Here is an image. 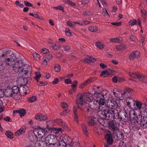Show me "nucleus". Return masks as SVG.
<instances>
[{"mask_svg": "<svg viewBox=\"0 0 147 147\" xmlns=\"http://www.w3.org/2000/svg\"><path fill=\"white\" fill-rule=\"evenodd\" d=\"M5 61L6 65L13 66V70L16 72L19 73V76L22 77L24 76L26 77L23 79L26 82H27L26 78L31 76L32 69L30 66L27 64H23L21 61H16L11 57L6 58Z\"/></svg>", "mask_w": 147, "mask_h": 147, "instance_id": "obj_1", "label": "nucleus"}, {"mask_svg": "<svg viewBox=\"0 0 147 147\" xmlns=\"http://www.w3.org/2000/svg\"><path fill=\"white\" fill-rule=\"evenodd\" d=\"M86 98L87 99V103L89 102L88 105L90 108L92 110H102L105 106V100L103 98H100L98 100L93 97V95L90 93H87Z\"/></svg>", "mask_w": 147, "mask_h": 147, "instance_id": "obj_2", "label": "nucleus"}, {"mask_svg": "<svg viewBox=\"0 0 147 147\" xmlns=\"http://www.w3.org/2000/svg\"><path fill=\"white\" fill-rule=\"evenodd\" d=\"M98 115L102 119L112 120L115 118L119 119V115L117 110H112L106 109L100 110L98 113Z\"/></svg>", "mask_w": 147, "mask_h": 147, "instance_id": "obj_3", "label": "nucleus"}, {"mask_svg": "<svg viewBox=\"0 0 147 147\" xmlns=\"http://www.w3.org/2000/svg\"><path fill=\"white\" fill-rule=\"evenodd\" d=\"M57 141L56 136L52 134L48 135L46 138L45 142L47 143V147H55Z\"/></svg>", "mask_w": 147, "mask_h": 147, "instance_id": "obj_4", "label": "nucleus"}, {"mask_svg": "<svg viewBox=\"0 0 147 147\" xmlns=\"http://www.w3.org/2000/svg\"><path fill=\"white\" fill-rule=\"evenodd\" d=\"M87 93H86L85 95L83 96L81 93L78 94L76 101L78 107L79 108H80L82 106L84 103H87V99L86 98Z\"/></svg>", "mask_w": 147, "mask_h": 147, "instance_id": "obj_5", "label": "nucleus"}, {"mask_svg": "<svg viewBox=\"0 0 147 147\" xmlns=\"http://www.w3.org/2000/svg\"><path fill=\"white\" fill-rule=\"evenodd\" d=\"M146 106V104L144 103L143 104L142 102L138 100H136L135 101V106L134 107V108H135L138 112H139L140 113L139 114L144 115V107Z\"/></svg>", "mask_w": 147, "mask_h": 147, "instance_id": "obj_6", "label": "nucleus"}, {"mask_svg": "<svg viewBox=\"0 0 147 147\" xmlns=\"http://www.w3.org/2000/svg\"><path fill=\"white\" fill-rule=\"evenodd\" d=\"M143 115H138V118L137 120V122L140 124L143 128H146L147 127V117L143 116V118L142 119V117Z\"/></svg>", "mask_w": 147, "mask_h": 147, "instance_id": "obj_7", "label": "nucleus"}, {"mask_svg": "<svg viewBox=\"0 0 147 147\" xmlns=\"http://www.w3.org/2000/svg\"><path fill=\"white\" fill-rule=\"evenodd\" d=\"M87 110V113L89 118L88 124L89 125L92 126L96 123V121L95 120V118L93 116L94 112H93V111H91V110L90 111L89 109H88Z\"/></svg>", "mask_w": 147, "mask_h": 147, "instance_id": "obj_8", "label": "nucleus"}, {"mask_svg": "<svg viewBox=\"0 0 147 147\" xmlns=\"http://www.w3.org/2000/svg\"><path fill=\"white\" fill-rule=\"evenodd\" d=\"M34 133L37 138H42L45 134V130L40 127L35 128L34 130Z\"/></svg>", "mask_w": 147, "mask_h": 147, "instance_id": "obj_9", "label": "nucleus"}, {"mask_svg": "<svg viewBox=\"0 0 147 147\" xmlns=\"http://www.w3.org/2000/svg\"><path fill=\"white\" fill-rule=\"evenodd\" d=\"M129 117L131 121H132L134 122H135L136 121L138 118V117L136 114L135 111L134 110L130 111L129 112Z\"/></svg>", "mask_w": 147, "mask_h": 147, "instance_id": "obj_10", "label": "nucleus"}, {"mask_svg": "<svg viewBox=\"0 0 147 147\" xmlns=\"http://www.w3.org/2000/svg\"><path fill=\"white\" fill-rule=\"evenodd\" d=\"M54 121L60 126L62 127L66 130L68 129V126L67 124L64 121H63L61 119H57L54 120Z\"/></svg>", "mask_w": 147, "mask_h": 147, "instance_id": "obj_11", "label": "nucleus"}, {"mask_svg": "<svg viewBox=\"0 0 147 147\" xmlns=\"http://www.w3.org/2000/svg\"><path fill=\"white\" fill-rule=\"evenodd\" d=\"M4 95L8 97H14V95L12 92V90L11 88L9 87H7V88L4 90Z\"/></svg>", "mask_w": 147, "mask_h": 147, "instance_id": "obj_12", "label": "nucleus"}, {"mask_svg": "<svg viewBox=\"0 0 147 147\" xmlns=\"http://www.w3.org/2000/svg\"><path fill=\"white\" fill-rule=\"evenodd\" d=\"M119 125L117 122L114 121H111L109 123V128L114 131L118 129Z\"/></svg>", "mask_w": 147, "mask_h": 147, "instance_id": "obj_13", "label": "nucleus"}, {"mask_svg": "<svg viewBox=\"0 0 147 147\" xmlns=\"http://www.w3.org/2000/svg\"><path fill=\"white\" fill-rule=\"evenodd\" d=\"M127 98L126 100L127 105L129 106L130 108L131 109H134V107L135 106V101L132 98H128L127 96Z\"/></svg>", "mask_w": 147, "mask_h": 147, "instance_id": "obj_14", "label": "nucleus"}, {"mask_svg": "<svg viewBox=\"0 0 147 147\" xmlns=\"http://www.w3.org/2000/svg\"><path fill=\"white\" fill-rule=\"evenodd\" d=\"M140 56V53L138 51H134L130 53L129 56V58L130 60H133L134 58H138Z\"/></svg>", "mask_w": 147, "mask_h": 147, "instance_id": "obj_15", "label": "nucleus"}, {"mask_svg": "<svg viewBox=\"0 0 147 147\" xmlns=\"http://www.w3.org/2000/svg\"><path fill=\"white\" fill-rule=\"evenodd\" d=\"M36 119L40 121L45 120L48 119L47 115L40 113L36 114L35 116Z\"/></svg>", "mask_w": 147, "mask_h": 147, "instance_id": "obj_16", "label": "nucleus"}, {"mask_svg": "<svg viewBox=\"0 0 147 147\" xmlns=\"http://www.w3.org/2000/svg\"><path fill=\"white\" fill-rule=\"evenodd\" d=\"M109 103V104L107 105H108V107L109 108L113 110L117 108L118 105L117 102L114 100L111 101Z\"/></svg>", "mask_w": 147, "mask_h": 147, "instance_id": "obj_17", "label": "nucleus"}, {"mask_svg": "<svg viewBox=\"0 0 147 147\" xmlns=\"http://www.w3.org/2000/svg\"><path fill=\"white\" fill-rule=\"evenodd\" d=\"M114 70H110V69L105 70L101 73L100 76H101L105 77L109 75L110 74L114 73Z\"/></svg>", "mask_w": 147, "mask_h": 147, "instance_id": "obj_18", "label": "nucleus"}, {"mask_svg": "<svg viewBox=\"0 0 147 147\" xmlns=\"http://www.w3.org/2000/svg\"><path fill=\"white\" fill-rule=\"evenodd\" d=\"M105 92L104 91H103L101 92H96L94 93V95H93V97L94 98V97L96 98H101V97L103 98H105V96H106V93H105V95L104 94V92Z\"/></svg>", "mask_w": 147, "mask_h": 147, "instance_id": "obj_19", "label": "nucleus"}, {"mask_svg": "<svg viewBox=\"0 0 147 147\" xmlns=\"http://www.w3.org/2000/svg\"><path fill=\"white\" fill-rule=\"evenodd\" d=\"M77 111V109L76 106H74L73 108V117L75 121L77 123H78L79 119Z\"/></svg>", "mask_w": 147, "mask_h": 147, "instance_id": "obj_20", "label": "nucleus"}, {"mask_svg": "<svg viewBox=\"0 0 147 147\" xmlns=\"http://www.w3.org/2000/svg\"><path fill=\"white\" fill-rule=\"evenodd\" d=\"M105 138L108 144H112L113 142V138L111 134H107Z\"/></svg>", "mask_w": 147, "mask_h": 147, "instance_id": "obj_21", "label": "nucleus"}, {"mask_svg": "<svg viewBox=\"0 0 147 147\" xmlns=\"http://www.w3.org/2000/svg\"><path fill=\"white\" fill-rule=\"evenodd\" d=\"M13 113H18L19 114L21 117L24 116L26 114V111L23 109H21L18 110H14L13 111Z\"/></svg>", "mask_w": 147, "mask_h": 147, "instance_id": "obj_22", "label": "nucleus"}, {"mask_svg": "<svg viewBox=\"0 0 147 147\" xmlns=\"http://www.w3.org/2000/svg\"><path fill=\"white\" fill-rule=\"evenodd\" d=\"M26 130L25 127H21L16 132L15 135L16 136H19L24 133L26 132Z\"/></svg>", "mask_w": 147, "mask_h": 147, "instance_id": "obj_23", "label": "nucleus"}, {"mask_svg": "<svg viewBox=\"0 0 147 147\" xmlns=\"http://www.w3.org/2000/svg\"><path fill=\"white\" fill-rule=\"evenodd\" d=\"M11 89L12 90V92L13 93V94L14 96H15L16 95L20 93V89L18 86H13Z\"/></svg>", "mask_w": 147, "mask_h": 147, "instance_id": "obj_24", "label": "nucleus"}, {"mask_svg": "<svg viewBox=\"0 0 147 147\" xmlns=\"http://www.w3.org/2000/svg\"><path fill=\"white\" fill-rule=\"evenodd\" d=\"M35 144L39 146H41L42 147H47V143L43 141L41 139V140H38L36 142Z\"/></svg>", "mask_w": 147, "mask_h": 147, "instance_id": "obj_25", "label": "nucleus"}, {"mask_svg": "<svg viewBox=\"0 0 147 147\" xmlns=\"http://www.w3.org/2000/svg\"><path fill=\"white\" fill-rule=\"evenodd\" d=\"M129 75L130 77L134 78H137L140 80L142 75L139 73L136 72H130L129 73Z\"/></svg>", "mask_w": 147, "mask_h": 147, "instance_id": "obj_26", "label": "nucleus"}, {"mask_svg": "<svg viewBox=\"0 0 147 147\" xmlns=\"http://www.w3.org/2000/svg\"><path fill=\"white\" fill-rule=\"evenodd\" d=\"M84 61L86 63H90L96 61L95 58L90 56H88L84 60Z\"/></svg>", "mask_w": 147, "mask_h": 147, "instance_id": "obj_27", "label": "nucleus"}, {"mask_svg": "<svg viewBox=\"0 0 147 147\" xmlns=\"http://www.w3.org/2000/svg\"><path fill=\"white\" fill-rule=\"evenodd\" d=\"M63 140L66 144L71 143L72 140L71 138L67 135H63L62 136Z\"/></svg>", "mask_w": 147, "mask_h": 147, "instance_id": "obj_28", "label": "nucleus"}, {"mask_svg": "<svg viewBox=\"0 0 147 147\" xmlns=\"http://www.w3.org/2000/svg\"><path fill=\"white\" fill-rule=\"evenodd\" d=\"M132 91L131 89L130 88H127L126 89L125 91L123 93H122V95L123 96V97L121 98H119L120 100H123L124 99V98H127V96H126L125 94L127 93L130 92Z\"/></svg>", "mask_w": 147, "mask_h": 147, "instance_id": "obj_29", "label": "nucleus"}, {"mask_svg": "<svg viewBox=\"0 0 147 147\" xmlns=\"http://www.w3.org/2000/svg\"><path fill=\"white\" fill-rule=\"evenodd\" d=\"M82 127L84 135L86 136H88L89 134L86 125L84 123L82 124Z\"/></svg>", "mask_w": 147, "mask_h": 147, "instance_id": "obj_30", "label": "nucleus"}, {"mask_svg": "<svg viewBox=\"0 0 147 147\" xmlns=\"http://www.w3.org/2000/svg\"><path fill=\"white\" fill-rule=\"evenodd\" d=\"M126 47V45L124 44H121L116 46V49L119 51H123L124 50Z\"/></svg>", "mask_w": 147, "mask_h": 147, "instance_id": "obj_31", "label": "nucleus"}, {"mask_svg": "<svg viewBox=\"0 0 147 147\" xmlns=\"http://www.w3.org/2000/svg\"><path fill=\"white\" fill-rule=\"evenodd\" d=\"M11 52V51L9 50H8L6 52V54H5L2 53L3 52L2 50H0V56L1 57V59H3L4 57L5 58L7 55L10 54Z\"/></svg>", "mask_w": 147, "mask_h": 147, "instance_id": "obj_32", "label": "nucleus"}, {"mask_svg": "<svg viewBox=\"0 0 147 147\" xmlns=\"http://www.w3.org/2000/svg\"><path fill=\"white\" fill-rule=\"evenodd\" d=\"M53 130L55 134H58L60 132L62 133L63 131V130L61 127L53 128Z\"/></svg>", "mask_w": 147, "mask_h": 147, "instance_id": "obj_33", "label": "nucleus"}, {"mask_svg": "<svg viewBox=\"0 0 147 147\" xmlns=\"http://www.w3.org/2000/svg\"><path fill=\"white\" fill-rule=\"evenodd\" d=\"M5 134L8 138L11 139L13 138V134L10 131H6Z\"/></svg>", "mask_w": 147, "mask_h": 147, "instance_id": "obj_34", "label": "nucleus"}, {"mask_svg": "<svg viewBox=\"0 0 147 147\" xmlns=\"http://www.w3.org/2000/svg\"><path fill=\"white\" fill-rule=\"evenodd\" d=\"M96 45L97 47L100 49H102L104 48L105 45L100 41L96 42Z\"/></svg>", "mask_w": 147, "mask_h": 147, "instance_id": "obj_35", "label": "nucleus"}, {"mask_svg": "<svg viewBox=\"0 0 147 147\" xmlns=\"http://www.w3.org/2000/svg\"><path fill=\"white\" fill-rule=\"evenodd\" d=\"M61 106L64 110H67L68 108V106L65 102H61Z\"/></svg>", "mask_w": 147, "mask_h": 147, "instance_id": "obj_36", "label": "nucleus"}, {"mask_svg": "<svg viewBox=\"0 0 147 147\" xmlns=\"http://www.w3.org/2000/svg\"><path fill=\"white\" fill-rule=\"evenodd\" d=\"M110 41L114 43H119L122 42L121 40L117 38H111L110 39Z\"/></svg>", "mask_w": 147, "mask_h": 147, "instance_id": "obj_37", "label": "nucleus"}, {"mask_svg": "<svg viewBox=\"0 0 147 147\" xmlns=\"http://www.w3.org/2000/svg\"><path fill=\"white\" fill-rule=\"evenodd\" d=\"M88 30L91 32H95L98 30V28L95 26H91L88 27Z\"/></svg>", "mask_w": 147, "mask_h": 147, "instance_id": "obj_38", "label": "nucleus"}, {"mask_svg": "<svg viewBox=\"0 0 147 147\" xmlns=\"http://www.w3.org/2000/svg\"><path fill=\"white\" fill-rule=\"evenodd\" d=\"M43 61L42 62V65L43 67H46L47 64V62L49 61H48L47 59L44 56L43 58Z\"/></svg>", "mask_w": 147, "mask_h": 147, "instance_id": "obj_39", "label": "nucleus"}, {"mask_svg": "<svg viewBox=\"0 0 147 147\" xmlns=\"http://www.w3.org/2000/svg\"><path fill=\"white\" fill-rule=\"evenodd\" d=\"M123 115L125 117H119V118H120V119L122 121H125L128 119V116L127 114L126 113L124 112L123 113Z\"/></svg>", "mask_w": 147, "mask_h": 147, "instance_id": "obj_40", "label": "nucleus"}, {"mask_svg": "<svg viewBox=\"0 0 147 147\" xmlns=\"http://www.w3.org/2000/svg\"><path fill=\"white\" fill-rule=\"evenodd\" d=\"M137 21L135 19L130 20L129 22V25L131 26H133L134 25L137 24Z\"/></svg>", "mask_w": 147, "mask_h": 147, "instance_id": "obj_41", "label": "nucleus"}, {"mask_svg": "<svg viewBox=\"0 0 147 147\" xmlns=\"http://www.w3.org/2000/svg\"><path fill=\"white\" fill-rule=\"evenodd\" d=\"M33 56L34 59L36 61H38L40 59V56L39 54L36 53L35 52L33 53Z\"/></svg>", "mask_w": 147, "mask_h": 147, "instance_id": "obj_42", "label": "nucleus"}, {"mask_svg": "<svg viewBox=\"0 0 147 147\" xmlns=\"http://www.w3.org/2000/svg\"><path fill=\"white\" fill-rule=\"evenodd\" d=\"M66 143L62 140L59 142V147H66Z\"/></svg>", "mask_w": 147, "mask_h": 147, "instance_id": "obj_43", "label": "nucleus"}, {"mask_svg": "<svg viewBox=\"0 0 147 147\" xmlns=\"http://www.w3.org/2000/svg\"><path fill=\"white\" fill-rule=\"evenodd\" d=\"M53 9H55L56 10L58 9L60 10H62L63 12H64V8L63 6L61 5H59L57 7H53L52 8Z\"/></svg>", "mask_w": 147, "mask_h": 147, "instance_id": "obj_44", "label": "nucleus"}, {"mask_svg": "<svg viewBox=\"0 0 147 147\" xmlns=\"http://www.w3.org/2000/svg\"><path fill=\"white\" fill-rule=\"evenodd\" d=\"M36 76L35 77V79L37 81L39 80L40 78L41 77V75L40 73L39 72H37L35 73Z\"/></svg>", "mask_w": 147, "mask_h": 147, "instance_id": "obj_45", "label": "nucleus"}, {"mask_svg": "<svg viewBox=\"0 0 147 147\" xmlns=\"http://www.w3.org/2000/svg\"><path fill=\"white\" fill-rule=\"evenodd\" d=\"M37 99V97L35 96H32L29 98L28 101L29 102H35Z\"/></svg>", "mask_w": 147, "mask_h": 147, "instance_id": "obj_46", "label": "nucleus"}, {"mask_svg": "<svg viewBox=\"0 0 147 147\" xmlns=\"http://www.w3.org/2000/svg\"><path fill=\"white\" fill-rule=\"evenodd\" d=\"M92 12L90 11H86L83 13V16H89L92 14Z\"/></svg>", "mask_w": 147, "mask_h": 147, "instance_id": "obj_47", "label": "nucleus"}, {"mask_svg": "<svg viewBox=\"0 0 147 147\" xmlns=\"http://www.w3.org/2000/svg\"><path fill=\"white\" fill-rule=\"evenodd\" d=\"M0 86V98H1L4 96V88Z\"/></svg>", "mask_w": 147, "mask_h": 147, "instance_id": "obj_48", "label": "nucleus"}, {"mask_svg": "<svg viewBox=\"0 0 147 147\" xmlns=\"http://www.w3.org/2000/svg\"><path fill=\"white\" fill-rule=\"evenodd\" d=\"M140 80L142 82L147 83V76H144L142 75Z\"/></svg>", "mask_w": 147, "mask_h": 147, "instance_id": "obj_49", "label": "nucleus"}, {"mask_svg": "<svg viewBox=\"0 0 147 147\" xmlns=\"http://www.w3.org/2000/svg\"><path fill=\"white\" fill-rule=\"evenodd\" d=\"M62 50L64 51H68L70 50V47L68 46H64L62 47Z\"/></svg>", "mask_w": 147, "mask_h": 147, "instance_id": "obj_50", "label": "nucleus"}, {"mask_svg": "<svg viewBox=\"0 0 147 147\" xmlns=\"http://www.w3.org/2000/svg\"><path fill=\"white\" fill-rule=\"evenodd\" d=\"M5 109L4 107L3 106V102L1 99H0V113L2 112Z\"/></svg>", "mask_w": 147, "mask_h": 147, "instance_id": "obj_51", "label": "nucleus"}, {"mask_svg": "<svg viewBox=\"0 0 147 147\" xmlns=\"http://www.w3.org/2000/svg\"><path fill=\"white\" fill-rule=\"evenodd\" d=\"M15 4L17 7L18 6L21 8H23L24 6L23 4L20 3L19 1H18L15 2Z\"/></svg>", "mask_w": 147, "mask_h": 147, "instance_id": "obj_52", "label": "nucleus"}, {"mask_svg": "<svg viewBox=\"0 0 147 147\" xmlns=\"http://www.w3.org/2000/svg\"><path fill=\"white\" fill-rule=\"evenodd\" d=\"M65 33L68 36H71L72 35L70 30L68 28H66L65 29Z\"/></svg>", "mask_w": 147, "mask_h": 147, "instance_id": "obj_53", "label": "nucleus"}, {"mask_svg": "<svg viewBox=\"0 0 147 147\" xmlns=\"http://www.w3.org/2000/svg\"><path fill=\"white\" fill-rule=\"evenodd\" d=\"M54 69L55 71L59 72L60 71V67L59 65H56L55 66Z\"/></svg>", "mask_w": 147, "mask_h": 147, "instance_id": "obj_54", "label": "nucleus"}, {"mask_svg": "<svg viewBox=\"0 0 147 147\" xmlns=\"http://www.w3.org/2000/svg\"><path fill=\"white\" fill-rule=\"evenodd\" d=\"M67 24L68 26L72 27H75V25L74 24V22L73 23H72L70 21H68L67 22Z\"/></svg>", "mask_w": 147, "mask_h": 147, "instance_id": "obj_55", "label": "nucleus"}, {"mask_svg": "<svg viewBox=\"0 0 147 147\" xmlns=\"http://www.w3.org/2000/svg\"><path fill=\"white\" fill-rule=\"evenodd\" d=\"M49 52V51L45 48H43L41 52V53L43 54L48 53Z\"/></svg>", "mask_w": 147, "mask_h": 147, "instance_id": "obj_56", "label": "nucleus"}, {"mask_svg": "<svg viewBox=\"0 0 147 147\" xmlns=\"http://www.w3.org/2000/svg\"><path fill=\"white\" fill-rule=\"evenodd\" d=\"M24 3L25 5L26 6H29V7H32L33 5L32 4L30 3V2L27 1H24Z\"/></svg>", "mask_w": 147, "mask_h": 147, "instance_id": "obj_57", "label": "nucleus"}, {"mask_svg": "<svg viewBox=\"0 0 147 147\" xmlns=\"http://www.w3.org/2000/svg\"><path fill=\"white\" fill-rule=\"evenodd\" d=\"M78 83V82L77 81H74L73 83L71 84L72 85L71 86L72 88H76L77 87Z\"/></svg>", "mask_w": 147, "mask_h": 147, "instance_id": "obj_58", "label": "nucleus"}, {"mask_svg": "<svg viewBox=\"0 0 147 147\" xmlns=\"http://www.w3.org/2000/svg\"><path fill=\"white\" fill-rule=\"evenodd\" d=\"M111 24L113 25L118 26H121L122 24V23L121 22H111Z\"/></svg>", "mask_w": 147, "mask_h": 147, "instance_id": "obj_59", "label": "nucleus"}, {"mask_svg": "<svg viewBox=\"0 0 147 147\" xmlns=\"http://www.w3.org/2000/svg\"><path fill=\"white\" fill-rule=\"evenodd\" d=\"M64 82L66 84H72V81L69 78L65 79Z\"/></svg>", "mask_w": 147, "mask_h": 147, "instance_id": "obj_60", "label": "nucleus"}, {"mask_svg": "<svg viewBox=\"0 0 147 147\" xmlns=\"http://www.w3.org/2000/svg\"><path fill=\"white\" fill-rule=\"evenodd\" d=\"M47 59L48 61H49L51 60L52 58V56L51 55H47L44 56Z\"/></svg>", "mask_w": 147, "mask_h": 147, "instance_id": "obj_61", "label": "nucleus"}, {"mask_svg": "<svg viewBox=\"0 0 147 147\" xmlns=\"http://www.w3.org/2000/svg\"><path fill=\"white\" fill-rule=\"evenodd\" d=\"M92 81V78H90L88 79H87L84 82H85L87 84H88L90 83Z\"/></svg>", "mask_w": 147, "mask_h": 147, "instance_id": "obj_62", "label": "nucleus"}, {"mask_svg": "<svg viewBox=\"0 0 147 147\" xmlns=\"http://www.w3.org/2000/svg\"><path fill=\"white\" fill-rule=\"evenodd\" d=\"M51 47H52V48L54 50H58L59 48V47L57 46L55 44H54V45H52Z\"/></svg>", "mask_w": 147, "mask_h": 147, "instance_id": "obj_63", "label": "nucleus"}, {"mask_svg": "<svg viewBox=\"0 0 147 147\" xmlns=\"http://www.w3.org/2000/svg\"><path fill=\"white\" fill-rule=\"evenodd\" d=\"M59 81V79L56 78L54 79V80L52 82V83L53 84H57L58 83Z\"/></svg>", "mask_w": 147, "mask_h": 147, "instance_id": "obj_64", "label": "nucleus"}]
</instances>
